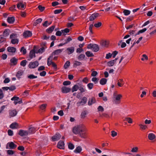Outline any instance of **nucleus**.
<instances>
[{
	"instance_id": "obj_61",
	"label": "nucleus",
	"mask_w": 156,
	"mask_h": 156,
	"mask_svg": "<svg viewBox=\"0 0 156 156\" xmlns=\"http://www.w3.org/2000/svg\"><path fill=\"white\" fill-rule=\"evenodd\" d=\"M7 153L9 155H12L14 154V151L12 150H8L7 151Z\"/></svg>"
},
{
	"instance_id": "obj_33",
	"label": "nucleus",
	"mask_w": 156,
	"mask_h": 156,
	"mask_svg": "<svg viewBox=\"0 0 156 156\" xmlns=\"http://www.w3.org/2000/svg\"><path fill=\"white\" fill-rule=\"evenodd\" d=\"M85 57V56L84 55L81 54L77 57V58L78 60L82 61L84 58Z\"/></svg>"
},
{
	"instance_id": "obj_24",
	"label": "nucleus",
	"mask_w": 156,
	"mask_h": 156,
	"mask_svg": "<svg viewBox=\"0 0 156 156\" xmlns=\"http://www.w3.org/2000/svg\"><path fill=\"white\" fill-rule=\"evenodd\" d=\"M36 128L34 127H30L29 129V130L28 131V134H31L34 133L36 131Z\"/></svg>"
},
{
	"instance_id": "obj_39",
	"label": "nucleus",
	"mask_w": 156,
	"mask_h": 156,
	"mask_svg": "<svg viewBox=\"0 0 156 156\" xmlns=\"http://www.w3.org/2000/svg\"><path fill=\"white\" fill-rule=\"evenodd\" d=\"M70 65V62L69 61H67L65 63L64 66V67L65 69H67L69 66Z\"/></svg>"
},
{
	"instance_id": "obj_62",
	"label": "nucleus",
	"mask_w": 156,
	"mask_h": 156,
	"mask_svg": "<svg viewBox=\"0 0 156 156\" xmlns=\"http://www.w3.org/2000/svg\"><path fill=\"white\" fill-rule=\"evenodd\" d=\"M98 110L99 112H103L104 111V108L102 106H99L98 108Z\"/></svg>"
},
{
	"instance_id": "obj_60",
	"label": "nucleus",
	"mask_w": 156,
	"mask_h": 156,
	"mask_svg": "<svg viewBox=\"0 0 156 156\" xmlns=\"http://www.w3.org/2000/svg\"><path fill=\"white\" fill-rule=\"evenodd\" d=\"M122 97V95L120 94L118 95L115 97V100L117 101H119Z\"/></svg>"
},
{
	"instance_id": "obj_55",
	"label": "nucleus",
	"mask_w": 156,
	"mask_h": 156,
	"mask_svg": "<svg viewBox=\"0 0 156 156\" xmlns=\"http://www.w3.org/2000/svg\"><path fill=\"white\" fill-rule=\"evenodd\" d=\"M114 63L112 60L109 61L107 63L108 66L109 67L112 66L114 65Z\"/></svg>"
},
{
	"instance_id": "obj_8",
	"label": "nucleus",
	"mask_w": 156,
	"mask_h": 156,
	"mask_svg": "<svg viewBox=\"0 0 156 156\" xmlns=\"http://www.w3.org/2000/svg\"><path fill=\"white\" fill-rule=\"evenodd\" d=\"M61 135L59 133H56L54 136L52 137V139L53 141L58 140L61 137Z\"/></svg>"
},
{
	"instance_id": "obj_26",
	"label": "nucleus",
	"mask_w": 156,
	"mask_h": 156,
	"mask_svg": "<svg viewBox=\"0 0 156 156\" xmlns=\"http://www.w3.org/2000/svg\"><path fill=\"white\" fill-rule=\"evenodd\" d=\"M55 26H52L51 27H50L47 29L46 30V31L48 33H51L53 31V30L55 28Z\"/></svg>"
},
{
	"instance_id": "obj_17",
	"label": "nucleus",
	"mask_w": 156,
	"mask_h": 156,
	"mask_svg": "<svg viewBox=\"0 0 156 156\" xmlns=\"http://www.w3.org/2000/svg\"><path fill=\"white\" fill-rule=\"evenodd\" d=\"M10 61L11 65H16L17 64L18 59L15 57H13L10 59Z\"/></svg>"
},
{
	"instance_id": "obj_7",
	"label": "nucleus",
	"mask_w": 156,
	"mask_h": 156,
	"mask_svg": "<svg viewBox=\"0 0 156 156\" xmlns=\"http://www.w3.org/2000/svg\"><path fill=\"white\" fill-rule=\"evenodd\" d=\"M28 131L21 129L20 130L18 134L21 136H24L28 135Z\"/></svg>"
},
{
	"instance_id": "obj_38",
	"label": "nucleus",
	"mask_w": 156,
	"mask_h": 156,
	"mask_svg": "<svg viewBox=\"0 0 156 156\" xmlns=\"http://www.w3.org/2000/svg\"><path fill=\"white\" fill-rule=\"evenodd\" d=\"M123 82V79H120L118 81L117 84L119 87H121L123 84H122Z\"/></svg>"
},
{
	"instance_id": "obj_13",
	"label": "nucleus",
	"mask_w": 156,
	"mask_h": 156,
	"mask_svg": "<svg viewBox=\"0 0 156 156\" xmlns=\"http://www.w3.org/2000/svg\"><path fill=\"white\" fill-rule=\"evenodd\" d=\"M46 44V43H44L43 44H42L43 45V46H42L41 48L40 49L38 50L37 51H36V53H42L43 52L45 49V48H46V47L45 46V45Z\"/></svg>"
},
{
	"instance_id": "obj_34",
	"label": "nucleus",
	"mask_w": 156,
	"mask_h": 156,
	"mask_svg": "<svg viewBox=\"0 0 156 156\" xmlns=\"http://www.w3.org/2000/svg\"><path fill=\"white\" fill-rule=\"evenodd\" d=\"M82 64L81 62L77 61H75L73 64L74 67H76L77 66H80Z\"/></svg>"
},
{
	"instance_id": "obj_59",
	"label": "nucleus",
	"mask_w": 156,
	"mask_h": 156,
	"mask_svg": "<svg viewBox=\"0 0 156 156\" xmlns=\"http://www.w3.org/2000/svg\"><path fill=\"white\" fill-rule=\"evenodd\" d=\"M101 45L104 47H106L108 45V42L106 41H103L101 43Z\"/></svg>"
},
{
	"instance_id": "obj_48",
	"label": "nucleus",
	"mask_w": 156,
	"mask_h": 156,
	"mask_svg": "<svg viewBox=\"0 0 156 156\" xmlns=\"http://www.w3.org/2000/svg\"><path fill=\"white\" fill-rule=\"evenodd\" d=\"M68 147L69 149L73 150L74 148V146L72 143H69L68 145Z\"/></svg>"
},
{
	"instance_id": "obj_49",
	"label": "nucleus",
	"mask_w": 156,
	"mask_h": 156,
	"mask_svg": "<svg viewBox=\"0 0 156 156\" xmlns=\"http://www.w3.org/2000/svg\"><path fill=\"white\" fill-rule=\"evenodd\" d=\"M79 135L81 138H85L86 137L85 131L84 132H81Z\"/></svg>"
},
{
	"instance_id": "obj_47",
	"label": "nucleus",
	"mask_w": 156,
	"mask_h": 156,
	"mask_svg": "<svg viewBox=\"0 0 156 156\" xmlns=\"http://www.w3.org/2000/svg\"><path fill=\"white\" fill-rule=\"evenodd\" d=\"M20 51L21 52H22L23 55L27 53L26 50L24 48V47H23L21 48Z\"/></svg>"
},
{
	"instance_id": "obj_12",
	"label": "nucleus",
	"mask_w": 156,
	"mask_h": 156,
	"mask_svg": "<svg viewBox=\"0 0 156 156\" xmlns=\"http://www.w3.org/2000/svg\"><path fill=\"white\" fill-rule=\"evenodd\" d=\"M71 90V88L67 87L65 86L62 87L61 88V91L62 93H67Z\"/></svg>"
},
{
	"instance_id": "obj_29",
	"label": "nucleus",
	"mask_w": 156,
	"mask_h": 156,
	"mask_svg": "<svg viewBox=\"0 0 156 156\" xmlns=\"http://www.w3.org/2000/svg\"><path fill=\"white\" fill-rule=\"evenodd\" d=\"M155 135L153 133H150L148 135V138L150 140H153L155 138Z\"/></svg>"
},
{
	"instance_id": "obj_16",
	"label": "nucleus",
	"mask_w": 156,
	"mask_h": 156,
	"mask_svg": "<svg viewBox=\"0 0 156 156\" xmlns=\"http://www.w3.org/2000/svg\"><path fill=\"white\" fill-rule=\"evenodd\" d=\"M64 49H58L56 50H55L52 53V55H58L59 54L61 53L63 50Z\"/></svg>"
},
{
	"instance_id": "obj_64",
	"label": "nucleus",
	"mask_w": 156,
	"mask_h": 156,
	"mask_svg": "<svg viewBox=\"0 0 156 156\" xmlns=\"http://www.w3.org/2000/svg\"><path fill=\"white\" fill-rule=\"evenodd\" d=\"M9 90L10 91H12L16 89V87L14 85H12L10 87H9Z\"/></svg>"
},
{
	"instance_id": "obj_51",
	"label": "nucleus",
	"mask_w": 156,
	"mask_h": 156,
	"mask_svg": "<svg viewBox=\"0 0 156 156\" xmlns=\"http://www.w3.org/2000/svg\"><path fill=\"white\" fill-rule=\"evenodd\" d=\"M71 83V82L70 81H64L63 83V84L64 86H67V85H69Z\"/></svg>"
},
{
	"instance_id": "obj_40",
	"label": "nucleus",
	"mask_w": 156,
	"mask_h": 156,
	"mask_svg": "<svg viewBox=\"0 0 156 156\" xmlns=\"http://www.w3.org/2000/svg\"><path fill=\"white\" fill-rule=\"evenodd\" d=\"M87 111H84L81 113V116L82 118L84 119L85 118L86 115H87Z\"/></svg>"
},
{
	"instance_id": "obj_46",
	"label": "nucleus",
	"mask_w": 156,
	"mask_h": 156,
	"mask_svg": "<svg viewBox=\"0 0 156 156\" xmlns=\"http://www.w3.org/2000/svg\"><path fill=\"white\" fill-rule=\"evenodd\" d=\"M99 79L95 77H94L91 79V80L95 84H96L98 82Z\"/></svg>"
},
{
	"instance_id": "obj_6",
	"label": "nucleus",
	"mask_w": 156,
	"mask_h": 156,
	"mask_svg": "<svg viewBox=\"0 0 156 156\" xmlns=\"http://www.w3.org/2000/svg\"><path fill=\"white\" fill-rule=\"evenodd\" d=\"M17 112L16 110H10L9 111V117L11 118L15 116L17 114Z\"/></svg>"
},
{
	"instance_id": "obj_15",
	"label": "nucleus",
	"mask_w": 156,
	"mask_h": 156,
	"mask_svg": "<svg viewBox=\"0 0 156 156\" xmlns=\"http://www.w3.org/2000/svg\"><path fill=\"white\" fill-rule=\"evenodd\" d=\"M32 35V33L30 31H26L24 32L23 34V36L25 37H30Z\"/></svg>"
},
{
	"instance_id": "obj_25",
	"label": "nucleus",
	"mask_w": 156,
	"mask_h": 156,
	"mask_svg": "<svg viewBox=\"0 0 156 156\" xmlns=\"http://www.w3.org/2000/svg\"><path fill=\"white\" fill-rule=\"evenodd\" d=\"M10 32V30L9 29H5L3 34V36L4 37H7L9 35Z\"/></svg>"
},
{
	"instance_id": "obj_44",
	"label": "nucleus",
	"mask_w": 156,
	"mask_h": 156,
	"mask_svg": "<svg viewBox=\"0 0 156 156\" xmlns=\"http://www.w3.org/2000/svg\"><path fill=\"white\" fill-rule=\"evenodd\" d=\"M87 86L88 89L89 90H91L93 87L94 84L92 83H89L87 84Z\"/></svg>"
},
{
	"instance_id": "obj_54",
	"label": "nucleus",
	"mask_w": 156,
	"mask_h": 156,
	"mask_svg": "<svg viewBox=\"0 0 156 156\" xmlns=\"http://www.w3.org/2000/svg\"><path fill=\"white\" fill-rule=\"evenodd\" d=\"M102 25V23L100 22H98L97 23H95L94 24V26L97 28H98L101 26Z\"/></svg>"
},
{
	"instance_id": "obj_43",
	"label": "nucleus",
	"mask_w": 156,
	"mask_h": 156,
	"mask_svg": "<svg viewBox=\"0 0 156 156\" xmlns=\"http://www.w3.org/2000/svg\"><path fill=\"white\" fill-rule=\"evenodd\" d=\"M63 34L64 35H66V34H65V33H67L69 32V29L68 28H66L64 30H62L61 31Z\"/></svg>"
},
{
	"instance_id": "obj_36",
	"label": "nucleus",
	"mask_w": 156,
	"mask_h": 156,
	"mask_svg": "<svg viewBox=\"0 0 156 156\" xmlns=\"http://www.w3.org/2000/svg\"><path fill=\"white\" fill-rule=\"evenodd\" d=\"M85 54L88 57H93L94 56V55L93 53L89 51H86L85 53Z\"/></svg>"
},
{
	"instance_id": "obj_30",
	"label": "nucleus",
	"mask_w": 156,
	"mask_h": 156,
	"mask_svg": "<svg viewBox=\"0 0 156 156\" xmlns=\"http://www.w3.org/2000/svg\"><path fill=\"white\" fill-rule=\"evenodd\" d=\"M42 20L41 18H39L35 20L33 23V26H36L39 23H41Z\"/></svg>"
},
{
	"instance_id": "obj_3",
	"label": "nucleus",
	"mask_w": 156,
	"mask_h": 156,
	"mask_svg": "<svg viewBox=\"0 0 156 156\" xmlns=\"http://www.w3.org/2000/svg\"><path fill=\"white\" fill-rule=\"evenodd\" d=\"M11 100L14 101V103L15 105H16L17 104H20L23 102L21 99H20L19 97L17 96H14L11 98Z\"/></svg>"
},
{
	"instance_id": "obj_20",
	"label": "nucleus",
	"mask_w": 156,
	"mask_h": 156,
	"mask_svg": "<svg viewBox=\"0 0 156 156\" xmlns=\"http://www.w3.org/2000/svg\"><path fill=\"white\" fill-rule=\"evenodd\" d=\"M79 89L81 93H83L86 91L85 86L82 84H80L79 85Z\"/></svg>"
},
{
	"instance_id": "obj_14",
	"label": "nucleus",
	"mask_w": 156,
	"mask_h": 156,
	"mask_svg": "<svg viewBox=\"0 0 156 156\" xmlns=\"http://www.w3.org/2000/svg\"><path fill=\"white\" fill-rule=\"evenodd\" d=\"M99 14L98 13H95L93 14L89 17V20L92 21L94 20L95 18L97 17Z\"/></svg>"
},
{
	"instance_id": "obj_57",
	"label": "nucleus",
	"mask_w": 156,
	"mask_h": 156,
	"mask_svg": "<svg viewBox=\"0 0 156 156\" xmlns=\"http://www.w3.org/2000/svg\"><path fill=\"white\" fill-rule=\"evenodd\" d=\"M4 97V94L3 93L2 90L0 89V99H2Z\"/></svg>"
},
{
	"instance_id": "obj_2",
	"label": "nucleus",
	"mask_w": 156,
	"mask_h": 156,
	"mask_svg": "<svg viewBox=\"0 0 156 156\" xmlns=\"http://www.w3.org/2000/svg\"><path fill=\"white\" fill-rule=\"evenodd\" d=\"M87 48L91 49L93 51L95 52L98 51L99 49V47L98 45L91 43L88 44Z\"/></svg>"
},
{
	"instance_id": "obj_28",
	"label": "nucleus",
	"mask_w": 156,
	"mask_h": 156,
	"mask_svg": "<svg viewBox=\"0 0 156 156\" xmlns=\"http://www.w3.org/2000/svg\"><path fill=\"white\" fill-rule=\"evenodd\" d=\"M79 88V85L77 84H75L72 87V91L73 92L74 91H76Z\"/></svg>"
},
{
	"instance_id": "obj_10",
	"label": "nucleus",
	"mask_w": 156,
	"mask_h": 156,
	"mask_svg": "<svg viewBox=\"0 0 156 156\" xmlns=\"http://www.w3.org/2000/svg\"><path fill=\"white\" fill-rule=\"evenodd\" d=\"M35 46L34 47V49L31 50L30 52L29 57L30 59L35 57V54L36 53V51H35Z\"/></svg>"
},
{
	"instance_id": "obj_19",
	"label": "nucleus",
	"mask_w": 156,
	"mask_h": 156,
	"mask_svg": "<svg viewBox=\"0 0 156 156\" xmlns=\"http://www.w3.org/2000/svg\"><path fill=\"white\" fill-rule=\"evenodd\" d=\"M15 21V18L14 16L8 17L7 19V22L10 24H12Z\"/></svg>"
},
{
	"instance_id": "obj_56",
	"label": "nucleus",
	"mask_w": 156,
	"mask_h": 156,
	"mask_svg": "<svg viewBox=\"0 0 156 156\" xmlns=\"http://www.w3.org/2000/svg\"><path fill=\"white\" fill-rule=\"evenodd\" d=\"M17 37V34H12L10 36V39H15Z\"/></svg>"
},
{
	"instance_id": "obj_18",
	"label": "nucleus",
	"mask_w": 156,
	"mask_h": 156,
	"mask_svg": "<svg viewBox=\"0 0 156 156\" xmlns=\"http://www.w3.org/2000/svg\"><path fill=\"white\" fill-rule=\"evenodd\" d=\"M96 101L95 98L93 97L91 98H90L89 99L88 105L90 106L93 104L95 103Z\"/></svg>"
},
{
	"instance_id": "obj_42",
	"label": "nucleus",
	"mask_w": 156,
	"mask_h": 156,
	"mask_svg": "<svg viewBox=\"0 0 156 156\" xmlns=\"http://www.w3.org/2000/svg\"><path fill=\"white\" fill-rule=\"evenodd\" d=\"M124 120L127 121L129 123H132L133 122L132 119L129 117L125 118Z\"/></svg>"
},
{
	"instance_id": "obj_45",
	"label": "nucleus",
	"mask_w": 156,
	"mask_h": 156,
	"mask_svg": "<svg viewBox=\"0 0 156 156\" xmlns=\"http://www.w3.org/2000/svg\"><path fill=\"white\" fill-rule=\"evenodd\" d=\"M123 13L126 16H128L130 13V11L128 10L125 9L123 11Z\"/></svg>"
},
{
	"instance_id": "obj_32",
	"label": "nucleus",
	"mask_w": 156,
	"mask_h": 156,
	"mask_svg": "<svg viewBox=\"0 0 156 156\" xmlns=\"http://www.w3.org/2000/svg\"><path fill=\"white\" fill-rule=\"evenodd\" d=\"M23 71L22 70L18 71L16 74V77L19 79L20 78V76L23 75Z\"/></svg>"
},
{
	"instance_id": "obj_31",
	"label": "nucleus",
	"mask_w": 156,
	"mask_h": 156,
	"mask_svg": "<svg viewBox=\"0 0 156 156\" xmlns=\"http://www.w3.org/2000/svg\"><path fill=\"white\" fill-rule=\"evenodd\" d=\"M107 81V80L105 78H102L100 80V83L101 85H103L106 84Z\"/></svg>"
},
{
	"instance_id": "obj_63",
	"label": "nucleus",
	"mask_w": 156,
	"mask_h": 156,
	"mask_svg": "<svg viewBox=\"0 0 156 156\" xmlns=\"http://www.w3.org/2000/svg\"><path fill=\"white\" fill-rule=\"evenodd\" d=\"M38 8L41 12L43 11L45 9V7H44L42 6L41 5H39L38 7Z\"/></svg>"
},
{
	"instance_id": "obj_37",
	"label": "nucleus",
	"mask_w": 156,
	"mask_h": 156,
	"mask_svg": "<svg viewBox=\"0 0 156 156\" xmlns=\"http://www.w3.org/2000/svg\"><path fill=\"white\" fill-rule=\"evenodd\" d=\"M27 62V61L26 60H22L20 63V65L23 67H25Z\"/></svg>"
},
{
	"instance_id": "obj_35",
	"label": "nucleus",
	"mask_w": 156,
	"mask_h": 156,
	"mask_svg": "<svg viewBox=\"0 0 156 156\" xmlns=\"http://www.w3.org/2000/svg\"><path fill=\"white\" fill-rule=\"evenodd\" d=\"M11 42L13 44H17L19 42V40L17 38L12 39L11 40Z\"/></svg>"
},
{
	"instance_id": "obj_4",
	"label": "nucleus",
	"mask_w": 156,
	"mask_h": 156,
	"mask_svg": "<svg viewBox=\"0 0 156 156\" xmlns=\"http://www.w3.org/2000/svg\"><path fill=\"white\" fill-rule=\"evenodd\" d=\"M39 63L37 61L34 62H30L28 67L30 69H34L38 66Z\"/></svg>"
},
{
	"instance_id": "obj_5",
	"label": "nucleus",
	"mask_w": 156,
	"mask_h": 156,
	"mask_svg": "<svg viewBox=\"0 0 156 156\" xmlns=\"http://www.w3.org/2000/svg\"><path fill=\"white\" fill-rule=\"evenodd\" d=\"M87 98L85 97H83L81 101H78L76 103L77 106L78 107L80 106L81 105H85L87 102Z\"/></svg>"
},
{
	"instance_id": "obj_9",
	"label": "nucleus",
	"mask_w": 156,
	"mask_h": 156,
	"mask_svg": "<svg viewBox=\"0 0 156 156\" xmlns=\"http://www.w3.org/2000/svg\"><path fill=\"white\" fill-rule=\"evenodd\" d=\"M75 50V48L74 47H71L66 48V51L69 55H70L73 53Z\"/></svg>"
},
{
	"instance_id": "obj_1",
	"label": "nucleus",
	"mask_w": 156,
	"mask_h": 156,
	"mask_svg": "<svg viewBox=\"0 0 156 156\" xmlns=\"http://www.w3.org/2000/svg\"><path fill=\"white\" fill-rule=\"evenodd\" d=\"M84 131H85V129L82 125H80L74 127L73 129V132L76 134H79L81 132Z\"/></svg>"
},
{
	"instance_id": "obj_50",
	"label": "nucleus",
	"mask_w": 156,
	"mask_h": 156,
	"mask_svg": "<svg viewBox=\"0 0 156 156\" xmlns=\"http://www.w3.org/2000/svg\"><path fill=\"white\" fill-rule=\"evenodd\" d=\"M28 78L30 79H33L37 78V76H35L33 74H30L28 76Z\"/></svg>"
},
{
	"instance_id": "obj_21",
	"label": "nucleus",
	"mask_w": 156,
	"mask_h": 156,
	"mask_svg": "<svg viewBox=\"0 0 156 156\" xmlns=\"http://www.w3.org/2000/svg\"><path fill=\"white\" fill-rule=\"evenodd\" d=\"M8 144H9V147L11 149H14L17 147V145L14 144L12 142H9L8 143Z\"/></svg>"
},
{
	"instance_id": "obj_41",
	"label": "nucleus",
	"mask_w": 156,
	"mask_h": 156,
	"mask_svg": "<svg viewBox=\"0 0 156 156\" xmlns=\"http://www.w3.org/2000/svg\"><path fill=\"white\" fill-rule=\"evenodd\" d=\"M72 40V39L70 36L68 38L64 40L65 41V44H67Z\"/></svg>"
},
{
	"instance_id": "obj_52",
	"label": "nucleus",
	"mask_w": 156,
	"mask_h": 156,
	"mask_svg": "<svg viewBox=\"0 0 156 156\" xmlns=\"http://www.w3.org/2000/svg\"><path fill=\"white\" fill-rule=\"evenodd\" d=\"M47 106L46 104H43L41 105L40 106V108L41 110H44L46 108Z\"/></svg>"
},
{
	"instance_id": "obj_23",
	"label": "nucleus",
	"mask_w": 156,
	"mask_h": 156,
	"mask_svg": "<svg viewBox=\"0 0 156 156\" xmlns=\"http://www.w3.org/2000/svg\"><path fill=\"white\" fill-rule=\"evenodd\" d=\"M16 48L13 47H9L7 48V51L10 52L14 53L16 51Z\"/></svg>"
},
{
	"instance_id": "obj_22",
	"label": "nucleus",
	"mask_w": 156,
	"mask_h": 156,
	"mask_svg": "<svg viewBox=\"0 0 156 156\" xmlns=\"http://www.w3.org/2000/svg\"><path fill=\"white\" fill-rule=\"evenodd\" d=\"M18 126V124L16 122L12 123L10 126V127L12 129L17 128Z\"/></svg>"
},
{
	"instance_id": "obj_11",
	"label": "nucleus",
	"mask_w": 156,
	"mask_h": 156,
	"mask_svg": "<svg viewBox=\"0 0 156 156\" xmlns=\"http://www.w3.org/2000/svg\"><path fill=\"white\" fill-rule=\"evenodd\" d=\"M64 145L65 144L64 141L62 140H60L58 142L57 145V147L60 149H64Z\"/></svg>"
},
{
	"instance_id": "obj_53",
	"label": "nucleus",
	"mask_w": 156,
	"mask_h": 156,
	"mask_svg": "<svg viewBox=\"0 0 156 156\" xmlns=\"http://www.w3.org/2000/svg\"><path fill=\"white\" fill-rule=\"evenodd\" d=\"M62 11V9H56L54 11V13L55 14H58L60 13Z\"/></svg>"
},
{
	"instance_id": "obj_27",
	"label": "nucleus",
	"mask_w": 156,
	"mask_h": 156,
	"mask_svg": "<svg viewBox=\"0 0 156 156\" xmlns=\"http://www.w3.org/2000/svg\"><path fill=\"white\" fill-rule=\"evenodd\" d=\"M82 148L81 146H79L77 147L74 151V152L76 153H80L82 151Z\"/></svg>"
},
{
	"instance_id": "obj_58",
	"label": "nucleus",
	"mask_w": 156,
	"mask_h": 156,
	"mask_svg": "<svg viewBox=\"0 0 156 156\" xmlns=\"http://www.w3.org/2000/svg\"><path fill=\"white\" fill-rule=\"evenodd\" d=\"M111 136L113 137H114L115 136H116L117 135V133L116 132H115V131L112 130L111 131Z\"/></svg>"
}]
</instances>
